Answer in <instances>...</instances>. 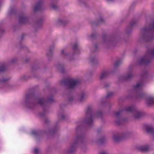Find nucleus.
<instances>
[{
	"mask_svg": "<svg viewBox=\"0 0 154 154\" xmlns=\"http://www.w3.org/2000/svg\"><path fill=\"white\" fill-rule=\"evenodd\" d=\"M154 22L148 26L144 27L140 30V39L145 42H149L154 38ZM154 57V48L151 50L149 54H147L144 57L140 59L137 62V64H147L150 62L151 58Z\"/></svg>",
	"mask_w": 154,
	"mask_h": 154,
	"instance_id": "1",
	"label": "nucleus"
},
{
	"mask_svg": "<svg viewBox=\"0 0 154 154\" xmlns=\"http://www.w3.org/2000/svg\"><path fill=\"white\" fill-rule=\"evenodd\" d=\"M54 101L52 96L48 97L47 99L44 98H38L34 93H30L26 95L25 102L27 108L30 110L34 109L38 104L42 106Z\"/></svg>",
	"mask_w": 154,
	"mask_h": 154,
	"instance_id": "2",
	"label": "nucleus"
},
{
	"mask_svg": "<svg viewBox=\"0 0 154 154\" xmlns=\"http://www.w3.org/2000/svg\"><path fill=\"white\" fill-rule=\"evenodd\" d=\"M124 111L127 112H131L133 118L136 119H139L144 115V113L142 111L137 109L134 106H131L126 107L123 109L120 110L115 113V115L116 118L115 122L118 125L123 124L125 121L121 116L122 112Z\"/></svg>",
	"mask_w": 154,
	"mask_h": 154,
	"instance_id": "3",
	"label": "nucleus"
},
{
	"mask_svg": "<svg viewBox=\"0 0 154 154\" xmlns=\"http://www.w3.org/2000/svg\"><path fill=\"white\" fill-rule=\"evenodd\" d=\"M87 141V139L84 135L81 134H77L75 140L65 149V152L69 154H73L76 152L77 144L84 146Z\"/></svg>",
	"mask_w": 154,
	"mask_h": 154,
	"instance_id": "4",
	"label": "nucleus"
},
{
	"mask_svg": "<svg viewBox=\"0 0 154 154\" xmlns=\"http://www.w3.org/2000/svg\"><path fill=\"white\" fill-rule=\"evenodd\" d=\"M72 49L73 51L71 54H69L65 49H62L60 54L63 57L67 58L70 61L74 59V55L76 54V52L78 51L79 46L77 42H75L72 44Z\"/></svg>",
	"mask_w": 154,
	"mask_h": 154,
	"instance_id": "5",
	"label": "nucleus"
},
{
	"mask_svg": "<svg viewBox=\"0 0 154 154\" xmlns=\"http://www.w3.org/2000/svg\"><path fill=\"white\" fill-rule=\"evenodd\" d=\"M79 82L78 80L73 78H70L63 80L61 83L64 85L66 89L74 90L76 87Z\"/></svg>",
	"mask_w": 154,
	"mask_h": 154,
	"instance_id": "6",
	"label": "nucleus"
},
{
	"mask_svg": "<svg viewBox=\"0 0 154 154\" xmlns=\"http://www.w3.org/2000/svg\"><path fill=\"white\" fill-rule=\"evenodd\" d=\"M144 82L142 80L138 82L134 87V91L136 93V97L137 99L143 98L145 96V94L141 91Z\"/></svg>",
	"mask_w": 154,
	"mask_h": 154,
	"instance_id": "7",
	"label": "nucleus"
},
{
	"mask_svg": "<svg viewBox=\"0 0 154 154\" xmlns=\"http://www.w3.org/2000/svg\"><path fill=\"white\" fill-rule=\"evenodd\" d=\"M92 108L90 106L88 107L85 113V117L83 122L85 124L89 126L91 125L93 122Z\"/></svg>",
	"mask_w": 154,
	"mask_h": 154,
	"instance_id": "8",
	"label": "nucleus"
},
{
	"mask_svg": "<svg viewBox=\"0 0 154 154\" xmlns=\"http://www.w3.org/2000/svg\"><path fill=\"white\" fill-rule=\"evenodd\" d=\"M134 66H130L126 74L124 75H121L119 78V80L121 81H128L131 79L134 76V75L132 72V68Z\"/></svg>",
	"mask_w": 154,
	"mask_h": 154,
	"instance_id": "9",
	"label": "nucleus"
},
{
	"mask_svg": "<svg viewBox=\"0 0 154 154\" xmlns=\"http://www.w3.org/2000/svg\"><path fill=\"white\" fill-rule=\"evenodd\" d=\"M117 42V39L116 37H112L110 38L104 37L103 38V42L108 47L110 46H114Z\"/></svg>",
	"mask_w": 154,
	"mask_h": 154,
	"instance_id": "10",
	"label": "nucleus"
},
{
	"mask_svg": "<svg viewBox=\"0 0 154 154\" xmlns=\"http://www.w3.org/2000/svg\"><path fill=\"white\" fill-rule=\"evenodd\" d=\"M43 0H39L35 6L34 9V12L40 11L42 10L43 9Z\"/></svg>",
	"mask_w": 154,
	"mask_h": 154,
	"instance_id": "11",
	"label": "nucleus"
},
{
	"mask_svg": "<svg viewBox=\"0 0 154 154\" xmlns=\"http://www.w3.org/2000/svg\"><path fill=\"white\" fill-rule=\"evenodd\" d=\"M43 17L39 18L35 22L33 27L35 30H37L42 27V24L44 20Z\"/></svg>",
	"mask_w": 154,
	"mask_h": 154,
	"instance_id": "12",
	"label": "nucleus"
},
{
	"mask_svg": "<svg viewBox=\"0 0 154 154\" xmlns=\"http://www.w3.org/2000/svg\"><path fill=\"white\" fill-rule=\"evenodd\" d=\"M121 133H116L113 134L112 136L113 141L115 142H117L122 139V137Z\"/></svg>",
	"mask_w": 154,
	"mask_h": 154,
	"instance_id": "13",
	"label": "nucleus"
},
{
	"mask_svg": "<svg viewBox=\"0 0 154 154\" xmlns=\"http://www.w3.org/2000/svg\"><path fill=\"white\" fill-rule=\"evenodd\" d=\"M28 20L27 17L24 14H20L19 17V22L20 24L26 23Z\"/></svg>",
	"mask_w": 154,
	"mask_h": 154,
	"instance_id": "14",
	"label": "nucleus"
},
{
	"mask_svg": "<svg viewBox=\"0 0 154 154\" xmlns=\"http://www.w3.org/2000/svg\"><path fill=\"white\" fill-rule=\"evenodd\" d=\"M109 75V72L107 70L103 71L101 72L99 77V79L100 80L105 79L107 78Z\"/></svg>",
	"mask_w": 154,
	"mask_h": 154,
	"instance_id": "15",
	"label": "nucleus"
},
{
	"mask_svg": "<svg viewBox=\"0 0 154 154\" xmlns=\"http://www.w3.org/2000/svg\"><path fill=\"white\" fill-rule=\"evenodd\" d=\"M146 103L149 106L154 104V97L149 96L146 99Z\"/></svg>",
	"mask_w": 154,
	"mask_h": 154,
	"instance_id": "16",
	"label": "nucleus"
},
{
	"mask_svg": "<svg viewBox=\"0 0 154 154\" xmlns=\"http://www.w3.org/2000/svg\"><path fill=\"white\" fill-rule=\"evenodd\" d=\"M87 96L86 93L84 92H81L79 95V100L80 102L84 101Z\"/></svg>",
	"mask_w": 154,
	"mask_h": 154,
	"instance_id": "17",
	"label": "nucleus"
},
{
	"mask_svg": "<svg viewBox=\"0 0 154 154\" xmlns=\"http://www.w3.org/2000/svg\"><path fill=\"white\" fill-rule=\"evenodd\" d=\"M122 138L129 137L133 134V132L129 131H125L121 133Z\"/></svg>",
	"mask_w": 154,
	"mask_h": 154,
	"instance_id": "18",
	"label": "nucleus"
},
{
	"mask_svg": "<svg viewBox=\"0 0 154 154\" xmlns=\"http://www.w3.org/2000/svg\"><path fill=\"white\" fill-rule=\"evenodd\" d=\"M104 22V20L101 17H100L97 21H92L91 23L94 26H97L101 23H103Z\"/></svg>",
	"mask_w": 154,
	"mask_h": 154,
	"instance_id": "19",
	"label": "nucleus"
},
{
	"mask_svg": "<svg viewBox=\"0 0 154 154\" xmlns=\"http://www.w3.org/2000/svg\"><path fill=\"white\" fill-rule=\"evenodd\" d=\"M56 66L60 72L62 73H63L64 72L65 69L64 68V65L63 64L60 63H58L56 65Z\"/></svg>",
	"mask_w": 154,
	"mask_h": 154,
	"instance_id": "20",
	"label": "nucleus"
},
{
	"mask_svg": "<svg viewBox=\"0 0 154 154\" xmlns=\"http://www.w3.org/2000/svg\"><path fill=\"white\" fill-rule=\"evenodd\" d=\"M54 48V46L50 47L47 53V55L48 57H52L53 54Z\"/></svg>",
	"mask_w": 154,
	"mask_h": 154,
	"instance_id": "21",
	"label": "nucleus"
},
{
	"mask_svg": "<svg viewBox=\"0 0 154 154\" xmlns=\"http://www.w3.org/2000/svg\"><path fill=\"white\" fill-rule=\"evenodd\" d=\"M146 131L151 134L154 138V128L151 126L147 127L146 128Z\"/></svg>",
	"mask_w": 154,
	"mask_h": 154,
	"instance_id": "22",
	"label": "nucleus"
},
{
	"mask_svg": "<svg viewBox=\"0 0 154 154\" xmlns=\"http://www.w3.org/2000/svg\"><path fill=\"white\" fill-rule=\"evenodd\" d=\"M139 149L140 151L142 152H146L148 151L149 147L147 145H144L140 147Z\"/></svg>",
	"mask_w": 154,
	"mask_h": 154,
	"instance_id": "23",
	"label": "nucleus"
},
{
	"mask_svg": "<svg viewBox=\"0 0 154 154\" xmlns=\"http://www.w3.org/2000/svg\"><path fill=\"white\" fill-rule=\"evenodd\" d=\"M18 61L17 58H14L12 59L8 63V64L10 65H13L15 64Z\"/></svg>",
	"mask_w": 154,
	"mask_h": 154,
	"instance_id": "24",
	"label": "nucleus"
},
{
	"mask_svg": "<svg viewBox=\"0 0 154 154\" xmlns=\"http://www.w3.org/2000/svg\"><path fill=\"white\" fill-rule=\"evenodd\" d=\"M90 61L93 64H96L97 63V60L95 56H91L90 58Z\"/></svg>",
	"mask_w": 154,
	"mask_h": 154,
	"instance_id": "25",
	"label": "nucleus"
},
{
	"mask_svg": "<svg viewBox=\"0 0 154 154\" xmlns=\"http://www.w3.org/2000/svg\"><path fill=\"white\" fill-rule=\"evenodd\" d=\"M7 64L6 63H3L0 64V72L4 71L5 69Z\"/></svg>",
	"mask_w": 154,
	"mask_h": 154,
	"instance_id": "26",
	"label": "nucleus"
},
{
	"mask_svg": "<svg viewBox=\"0 0 154 154\" xmlns=\"http://www.w3.org/2000/svg\"><path fill=\"white\" fill-rule=\"evenodd\" d=\"M10 79L9 78L2 77L0 79V84H4L5 83Z\"/></svg>",
	"mask_w": 154,
	"mask_h": 154,
	"instance_id": "27",
	"label": "nucleus"
},
{
	"mask_svg": "<svg viewBox=\"0 0 154 154\" xmlns=\"http://www.w3.org/2000/svg\"><path fill=\"white\" fill-rule=\"evenodd\" d=\"M106 138L104 137L103 136L100 138L98 140H96V142L97 143H103L106 142Z\"/></svg>",
	"mask_w": 154,
	"mask_h": 154,
	"instance_id": "28",
	"label": "nucleus"
},
{
	"mask_svg": "<svg viewBox=\"0 0 154 154\" xmlns=\"http://www.w3.org/2000/svg\"><path fill=\"white\" fill-rule=\"evenodd\" d=\"M58 127H55L52 130H50L49 131L48 133L51 135H53L55 133L58 131Z\"/></svg>",
	"mask_w": 154,
	"mask_h": 154,
	"instance_id": "29",
	"label": "nucleus"
},
{
	"mask_svg": "<svg viewBox=\"0 0 154 154\" xmlns=\"http://www.w3.org/2000/svg\"><path fill=\"white\" fill-rule=\"evenodd\" d=\"M67 22L61 19H59L57 21V24H62L65 25L66 24Z\"/></svg>",
	"mask_w": 154,
	"mask_h": 154,
	"instance_id": "30",
	"label": "nucleus"
},
{
	"mask_svg": "<svg viewBox=\"0 0 154 154\" xmlns=\"http://www.w3.org/2000/svg\"><path fill=\"white\" fill-rule=\"evenodd\" d=\"M32 134L35 136H38L40 134V132L38 130H33L32 131Z\"/></svg>",
	"mask_w": 154,
	"mask_h": 154,
	"instance_id": "31",
	"label": "nucleus"
},
{
	"mask_svg": "<svg viewBox=\"0 0 154 154\" xmlns=\"http://www.w3.org/2000/svg\"><path fill=\"white\" fill-rule=\"evenodd\" d=\"M147 73L146 71L143 72L140 75V76L142 78H146L147 76Z\"/></svg>",
	"mask_w": 154,
	"mask_h": 154,
	"instance_id": "32",
	"label": "nucleus"
},
{
	"mask_svg": "<svg viewBox=\"0 0 154 154\" xmlns=\"http://www.w3.org/2000/svg\"><path fill=\"white\" fill-rule=\"evenodd\" d=\"M122 62L119 60L116 61L114 64V67L115 68H117L121 63Z\"/></svg>",
	"mask_w": 154,
	"mask_h": 154,
	"instance_id": "33",
	"label": "nucleus"
},
{
	"mask_svg": "<svg viewBox=\"0 0 154 154\" xmlns=\"http://www.w3.org/2000/svg\"><path fill=\"white\" fill-rule=\"evenodd\" d=\"M125 32L126 34L127 35H129L130 34L131 32V29L130 28H127L125 30Z\"/></svg>",
	"mask_w": 154,
	"mask_h": 154,
	"instance_id": "34",
	"label": "nucleus"
},
{
	"mask_svg": "<svg viewBox=\"0 0 154 154\" xmlns=\"http://www.w3.org/2000/svg\"><path fill=\"white\" fill-rule=\"evenodd\" d=\"M95 115L97 117H100L101 118V119L102 118V113L100 111L97 112L96 113Z\"/></svg>",
	"mask_w": 154,
	"mask_h": 154,
	"instance_id": "35",
	"label": "nucleus"
},
{
	"mask_svg": "<svg viewBox=\"0 0 154 154\" xmlns=\"http://www.w3.org/2000/svg\"><path fill=\"white\" fill-rule=\"evenodd\" d=\"M51 7L54 10H57L59 8V6L56 4H52Z\"/></svg>",
	"mask_w": 154,
	"mask_h": 154,
	"instance_id": "36",
	"label": "nucleus"
},
{
	"mask_svg": "<svg viewBox=\"0 0 154 154\" xmlns=\"http://www.w3.org/2000/svg\"><path fill=\"white\" fill-rule=\"evenodd\" d=\"M93 48V49L92 51H93L94 52L98 50V48L97 44H94V45Z\"/></svg>",
	"mask_w": 154,
	"mask_h": 154,
	"instance_id": "37",
	"label": "nucleus"
},
{
	"mask_svg": "<svg viewBox=\"0 0 154 154\" xmlns=\"http://www.w3.org/2000/svg\"><path fill=\"white\" fill-rule=\"evenodd\" d=\"M114 94V93L112 92H108L106 95V97H109L112 96Z\"/></svg>",
	"mask_w": 154,
	"mask_h": 154,
	"instance_id": "38",
	"label": "nucleus"
},
{
	"mask_svg": "<svg viewBox=\"0 0 154 154\" xmlns=\"http://www.w3.org/2000/svg\"><path fill=\"white\" fill-rule=\"evenodd\" d=\"M137 23L136 20H133L131 21L130 23V26L131 27L135 25Z\"/></svg>",
	"mask_w": 154,
	"mask_h": 154,
	"instance_id": "39",
	"label": "nucleus"
},
{
	"mask_svg": "<svg viewBox=\"0 0 154 154\" xmlns=\"http://www.w3.org/2000/svg\"><path fill=\"white\" fill-rule=\"evenodd\" d=\"M46 109L44 107H43V113H40L39 115L41 116H43L45 115V114L46 112Z\"/></svg>",
	"mask_w": 154,
	"mask_h": 154,
	"instance_id": "40",
	"label": "nucleus"
},
{
	"mask_svg": "<svg viewBox=\"0 0 154 154\" xmlns=\"http://www.w3.org/2000/svg\"><path fill=\"white\" fill-rule=\"evenodd\" d=\"M34 151L35 153L36 154H38L40 152L39 149L37 148H35L34 150Z\"/></svg>",
	"mask_w": 154,
	"mask_h": 154,
	"instance_id": "41",
	"label": "nucleus"
},
{
	"mask_svg": "<svg viewBox=\"0 0 154 154\" xmlns=\"http://www.w3.org/2000/svg\"><path fill=\"white\" fill-rule=\"evenodd\" d=\"M74 100V97L72 96H70L68 97V101L69 102H71Z\"/></svg>",
	"mask_w": 154,
	"mask_h": 154,
	"instance_id": "42",
	"label": "nucleus"
},
{
	"mask_svg": "<svg viewBox=\"0 0 154 154\" xmlns=\"http://www.w3.org/2000/svg\"><path fill=\"white\" fill-rule=\"evenodd\" d=\"M60 115H61L62 117V119H65L66 118H67V116L65 114L63 113H61Z\"/></svg>",
	"mask_w": 154,
	"mask_h": 154,
	"instance_id": "43",
	"label": "nucleus"
},
{
	"mask_svg": "<svg viewBox=\"0 0 154 154\" xmlns=\"http://www.w3.org/2000/svg\"><path fill=\"white\" fill-rule=\"evenodd\" d=\"M79 2V3L81 4H84V5H85L86 2H85V1H84V0H78Z\"/></svg>",
	"mask_w": 154,
	"mask_h": 154,
	"instance_id": "44",
	"label": "nucleus"
},
{
	"mask_svg": "<svg viewBox=\"0 0 154 154\" xmlns=\"http://www.w3.org/2000/svg\"><path fill=\"white\" fill-rule=\"evenodd\" d=\"M4 32V29L2 26H0V35L3 33Z\"/></svg>",
	"mask_w": 154,
	"mask_h": 154,
	"instance_id": "45",
	"label": "nucleus"
},
{
	"mask_svg": "<svg viewBox=\"0 0 154 154\" xmlns=\"http://www.w3.org/2000/svg\"><path fill=\"white\" fill-rule=\"evenodd\" d=\"M110 85V83H105L104 84V87L106 88L108 87Z\"/></svg>",
	"mask_w": 154,
	"mask_h": 154,
	"instance_id": "46",
	"label": "nucleus"
},
{
	"mask_svg": "<svg viewBox=\"0 0 154 154\" xmlns=\"http://www.w3.org/2000/svg\"><path fill=\"white\" fill-rule=\"evenodd\" d=\"M14 10L13 9H11L10 10L9 12V14L10 15H11L13 13H14Z\"/></svg>",
	"mask_w": 154,
	"mask_h": 154,
	"instance_id": "47",
	"label": "nucleus"
},
{
	"mask_svg": "<svg viewBox=\"0 0 154 154\" xmlns=\"http://www.w3.org/2000/svg\"><path fill=\"white\" fill-rule=\"evenodd\" d=\"M45 122V124H48L49 122V120L47 118H45L44 120Z\"/></svg>",
	"mask_w": 154,
	"mask_h": 154,
	"instance_id": "48",
	"label": "nucleus"
},
{
	"mask_svg": "<svg viewBox=\"0 0 154 154\" xmlns=\"http://www.w3.org/2000/svg\"><path fill=\"white\" fill-rule=\"evenodd\" d=\"M100 154H109V153L106 151H103L101 152Z\"/></svg>",
	"mask_w": 154,
	"mask_h": 154,
	"instance_id": "49",
	"label": "nucleus"
},
{
	"mask_svg": "<svg viewBox=\"0 0 154 154\" xmlns=\"http://www.w3.org/2000/svg\"><path fill=\"white\" fill-rule=\"evenodd\" d=\"M90 37H91V38H95V35H94L92 34V35H91L90 36Z\"/></svg>",
	"mask_w": 154,
	"mask_h": 154,
	"instance_id": "50",
	"label": "nucleus"
},
{
	"mask_svg": "<svg viewBox=\"0 0 154 154\" xmlns=\"http://www.w3.org/2000/svg\"><path fill=\"white\" fill-rule=\"evenodd\" d=\"M24 35H22V36L21 37V41H22L24 39Z\"/></svg>",
	"mask_w": 154,
	"mask_h": 154,
	"instance_id": "51",
	"label": "nucleus"
},
{
	"mask_svg": "<svg viewBox=\"0 0 154 154\" xmlns=\"http://www.w3.org/2000/svg\"><path fill=\"white\" fill-rule=\"evenodd\" d=\"M29 60V58H26L25 59V62H28Z\"/></svg>",
	"mask_w": 154,
	"mask_h": 154,
	"instance_id": "52",
	"label": "nucleus"
},
{
	"mask_svg": "<svg viewBox=\"0 0 154 154\" xmlns=\"http://www.w3.org/2000/svg\"><path fill=\"white\" fill-rule=\"evenodd\" d=\"M102 131V129H98L97 130V132L99 133L100 132H101Z\"/></svg>",
	"mask_w": 154,
	"mask_h": 154,
	"instance_id": "53",
	"label": "nucleus"
},
{
	"mask_svg": "<svg viewBox=\"0 0 154 154\" xmlns=\"http://www.w3.org/2000/svg\"><path fill=\"white\" fill-rule=\"evenodd\" d=\"M93 72L91 71V72H89V74L90 75H91V74H93Z\"/></svg>",
	"mask_w": 154,
	"mask_h": 154,
	"instance_id": "54",
	"label": "nucleus"
},
{
	"mask_svg": "<svg viewBox=\"0 0 154 154\" xmlns=\"http://www.w3.org/2000/svg\"><path fill=\"white\" fill-rule=\"evenodd\" d=\"M107 0L108 1H113V0Z\"/></svg>",
	"mask_w": 154,
	"mask_h": 154,
	"instance_id": "55",
	"label": "nucleus"
},
{
	"mask_svg": "<svg viewBox=\"0 0 154 154\" xmlns=\"http://www.w3.org/2000/svg\"><path fill=\"white\" fill-rule=\"evenodd\" d=\"M24 47L25 48H26V46H24Z\"/></svg>",
	"mask_w": 154,
	"mask_h": 154,
	"instance_id": "56",
	"label": "nucleus"
},
{
	"mask_svg": "<svg viewBox=\"0 0 154 154\" xmlns=\"http://www.w3.org/2000/svg\"><path fill=\"white\" fill-rule=\"evenodd\" d=\"M24 78H25L26 77V76H24L23 77Z\"/></svg>",
	"mask_w": 154,
	"mask_h": 154,
	"instance_id": "57",
	"label": "nucleus"
},
{
	"mask_svg": "<svg viewBox=\"0 0 154 154\" xmlns=\"http://www.w3.org/2000/svg\"><path fill=\"white\" fill-rule=\"evenodd\" d=\"M79 128V127H77V128Z\"/></svg>",
	"mask_w": 154,
	"mask_h": 154,
	"instance_id": "58",
	"label": "nucleus"
}]
</instances>
